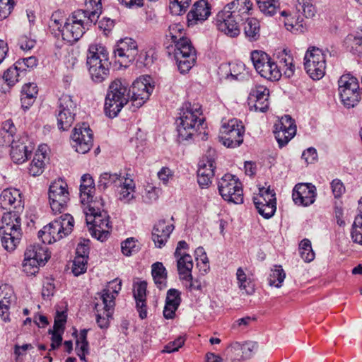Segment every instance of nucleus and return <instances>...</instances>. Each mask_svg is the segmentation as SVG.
Listing matches in <instances>:
<instances>
[{
	"instance_id": "nucleus-1",
	"label": "nucleus",
	"mask_w": 362,
	"mask_h": 362,
	"mask_svg": "<svg viewBox=\"0 0 362 362\" xmlns=\"http://www.w3.org/2000/svg\"><path fill=\"white\" fill-rule=\"evenodd\" d=\"M95 190L94 180L90 174H84L81 178L80 199L86 221L90 235L97 240L107 239L112 224L110 216L104 210V201L99 197H94Z\"/></svg>"
},
{
	"instance_id": "nucleus-2",
	"label": "nucleus",
	"mask_w": 362,
	"mask_h": 362,
	"mask_svg": "<svg viewBox=\"0 0 362 362\" xmlns=\"http://www.w3.org/2000/svg\"><path fill=\"white\" fill-rule=\"evenodd\" d=\"M252 8L250 0H234L224 6L216 15L218 29L230 37L240 33L239 24L248 17Z\"/></svg>"
},
{
	"instance_id": "nucleus-3",
	"label": "nucleus",
	"mask_w": 362,
	"mask_h": 362,
	"mask_svg": "<svg viewBox=\"0 0 362 362\" xmlns=\"http://www.w3.org/2000/svg\"><path fill=\"white\" fill-rule=\"evenodd\" d=\"M179 114L175 124L177 140L181 143L192 139L202 126L204 118L200 117L202 114L201 107L192 106L189 103L185 104Z\"/></svg>"
},
{
	"instance_id": "nucleus-4",
	"label": "nucleus",
	"mask_w": 362,
	"mask_h": 362,
	"mask_svg": "<svg viewBox=\"0 0 362 362\" xmlns=\"http://www.w3.org/2000/svg\"><path fill=\"white\" fill-rule=\"evenodd\" d=\"M86 64L91 79L96 83L105 81L110 75V62L107 49L101 45H89Z\"/></svg>"
},
{
	"instance_id": "nucleus-5",
	"label": "nucleus",
	"mask_w": 362,
	"mask_h": 362,
	"mask_svg": "<svg viewBox=\"0 0 362 362\" xmlns=\"http://www.w3.org/2000/svg\"><path fill=\"white\" fill-rule=\"evenodd\" d=\"M88 15L86 11L81 9L73 12L64 23L62 40L71 44L77 42L89 27L96 23L95 13Z\"/></svg>"
},
{
	"instance_id": "nucleus-6",
	"label": "nucleus",
	"mask_w": 362,
	"mask_h": 362,
	"mask_svg": "<svg viewBox=\"0 0 362 362\" xmlns=\"http://www.w3.org/2000/svg\"><path fill=\"white\" fill-rule=\"evenodd\" d=\"M122 281L118 279L108 282L105 288L99 293L103 305H95L96 321L102 329L107 328L115 305V296L121 290Z\"/></svg>"
},
{
	"instance_id": "nucleus-7",
	"label": "nucleus",
	"mask_w": 362,
	"mask_h": 362,
	"mask_svg": "<svg viewBox=\"0 0 362 362\" xmlns=\"http://www.w3.org/2000/svg\"><path fill=\"white\" fill-rule=\"evenodd\" d=\"M21 211H9L4 213L1 218L2 225L0 227L1 245L8 252L16 249L22 236L20 216Z\"/></svg>"
},
{
	"instance_id": "nucleus-8",
	"label": "nucleus",
	"mask_w": 362,
	"mask_h": 362,
	"mask_svg": "<svg viewBox=\"0 0 362 362\" xmlns=\"http://www.w3.org/2000/svg\"><path fill=\"white\" fill-rule=\"evenodd\" d=\"M129 100L131 98L128 84L120 79L113 81L109 86L105 97L104 106L105 115L110 118L117 117Z\"/></svg>"
},
{
	"instance_id": "nucleus-9",
	"label": "nucleus",
	"mask_w": 362,
	"mask_h": 362,
	"mask_svg": "<svg viewBox=\"0 0 362 362\" xmlns=\"http://www.w3.org/2000/svg\"><path fill=\"white\" fill-rule=\"evenodd\" d=\"M74 226L73 216L65 214L55 218L38 232V238L45 244H52L70 234Z\"/></svg>"
},
{
	"instance_id": "nucleus-10",
	"label": "nucleus",
	"mask_w": 362,
	"mask_h": 362,
	"mask_svg": "<svg viewBox=\"0 0 362 362\" xmlns=\"http://www.w3.org/2000/svg\"><path fill=\"white\" fill-rule=\"evenodd\" d=\"M77 112V103L74 97L63 94L59 98L55 112L59 129L67 131L74 124Z\"/></svg>"
},
{
	"instance_id": "nucleus-11",
	"label": "nucleus",
	"mask_w": 362,
	"mask_h": 362,
	"mask_svg": "<svg viewBox=\"0 0 362 362\" xmlns=\"http://www.w3.org/2000/svg\"><path fill=\"white\" fill-rule=\"evenodd\" d=\"M339 98L343 105L348 107H355L361 100V88L357 78L351 74L342 75L338 80Z\"/></svg>"
},
{
	"instance_id": "nucleus-12",
	"label": "nucleus",
	"mask_w": 362,
	"mask_h": 362,
	"mask_svg": "<svg viewBox=\"0 0 362 362\" xmlns=\"http://www.w3.org/2000/svg\"><path fill=\"white\" fill-rule=\"evenodd\" d=\"M250 59L256 71L263 78L274 81L281 77L277 68V63L265 52L254 50L250 53Z\"/></svg>"
},
{
	"instance_id": "nucleus-13",
	"label": "nucleus",
	"mask_w": 362,
	"mask_h": 362,
	"mask_svg": "<svg viewBox=\"0 0 362 362\" xmlns=\"http://www.w3.org/2000/svg\"><path fill=\"white\" fill-rule=\"evenodd\" d=\"M218 189L225 201L236 204L243 202V185L236 176L225 174L218 182Z\"/></svg>"
},
{
	"instance_id": "nucleus-14",
	"label": "nucleus",
	"mask_w": 362,
	"mask_h": 362,
	"mask_svg": "<svg viewBox=\"0 0 362 362\" xmlns=\"http://www.w3.org/2000/svg\"><path fill=\"white\" fill-rule=\"evenodd\" d=\"M304 67L306 73L313 80H320L325 74L326 54L321 49L310 47L304 57Z\"/></svg>"
},
{
	"instance_id": "nucleus-15",
	"label": "nucleus",
	"mask_w": 362,
	"mask_h": 362,
	"mask_svg": "<svg viewBox=\"0 0 362 362\" xmlns=\"http://www.w3.org/2000/svg\"><path fill=\"white\" fill-rule=\"evenodd\" d=\"M245 127L243 122L236 118L223 123L219 132L220 141L228 148H235L243 142Z\"/></svg>"
},
{
	"instance_id": "nucleus-16",
	"label": "nucleus",
	"mask_w": 362,
	"mask_h": 362,
	"mask_svg": "<svg viewBox=\"0 0 362 362\" xmlns=\"http://www.w3.org/2000/svg\"><path fill=\"white\" fill-rule=\"evenodd\" d=\"M174 57L180 73L189 71L197 60V52L189 38L174 44Z\"/></svg>"
},
{
	"instance_id": "nucleus-17",
	"label": "nucleus",
	"mask_w": 362,
	"mask_h": 362,
	"mask_svg": "<svg viewBox=\"0 0 362 362\" xmlns=\"http://www.w3.org/2000/svg\"><path fill=\"white\" fill-rule=\"evenodd\" d=\"M49 202L54 214H61L66 210L69 201L67 184L62 179L53 182L49 188Z\"/></svg>"
},
{
	"instance_id": "nucleus-18",
	"label": "nucleus",
	"mask_w": 362,
	"mask_h": 362,
	"mask_svg": "<svg viewBox=\"0 0 362 362\" xmlns=\"http://www.w3.org/2000/svg\"><path fill=\"white\" fill-rule=\"evenodd\" d=\"M253 202L258 213L264 218H272L276 210V198L274 189L262 187L259 193L253 197Z\"/></svg>"
},
{
	"instance_id": "nucleus-19",
	"label": "nucleus",
	"mask_w": 362,
	"mask_h": 362,
	"mask_svg": "<svg viewBox=\"0 0 362 362\" xmlns=\"http://www.w3.org/2000/svg\"><path fill=\"white\" fill-rule=\"evenodd\" d=\"M138 54L136 42L130 37L119 40L114 49L116 62L121 66L127 67L133 62Z\"/></svg>"
},
{
	"instance_id": "nucleus-20",
	"label": "nucleus",
	"mask_w": 362,
	"mask_h": 362,
	"mask_svg": "<svg viewBox=\"0 0 362 362\" xmlns=\"http://www.w3.org/2000/svg\"><path fill=\"white\" fill-rule=\"evenodd\" d=\"M72 146L76 151L85 154L88 153L93 142V131L87 123H82L75 127L71 135Z\"/></svg>"
},
{
	"instance_id": "nucleus-21",
	"label": "nucleus",
	"mask_w": 362,
	"mask_h": 362,
	"mask_svg": "<svg viewBox=\"0 0 362 362\" xmlns=\"http://www.w3.org/2000/svg\"><path fill=\"white\" fill-rule=\"evenodd\" d=\"M274 134L279 146H285L296 134L295 120L288 115H285L274 125Z\"/></svg>"
},
{
	"instance_id": "nucleus-22",
	"label": "nucleus",
	"mask_w": 362,
	"mask_h": 362,
	"mask_svg": "<svg viewBox=\"0 0 362 362\" xmlns=\"http://www.w3.org/2000/svg\"><path fill=\"white\" fill-rule=\"evenodd\" d=\"M23 262L24 272L32 268L38 269L44 266L50 257L47 248L38 245H30L27 247Z\"/></svg>"
},
{
	"instance_id": "nucleus-23",
	"label": "nucleus",
	"mask_w": 362,
	"mask_h": 362,
	"mask_svg": "<svg viewBox=\"0 0 362 362\" xmlns=\"http://www.w3.org/2000/svg\"><path fill=\"white\" fill-rule=\"evenodd\" d=\"M269 90L264 86L256 85L253 87L247 98L250 110L265 112L269 107Z\"/></svg>"
},
{
	"instance_id": "nucleus-24",
	"label": "nucleus",
	"mask_w": 362,
	"mask_h": 362,
	"mask_svg": "<svg viewBox=\"0 0 362 362\" xmlns=\"http://www.w3.org/2000/svg\"><path fill=\"white\" fill-rule=\"evenodd\" d=\"M316 187L311 183H298L292 192L293 202L298 206H308L315 201Z\"/></svg>"
},
{
	"instance_id": "nucleus-25",
	"label": "nucleus",
	"mask_w": 362,
	"mask_h": 362,
	"mask_svg": "<svg viewBox=\"0 0 362 362\" xmlns=\"http://www.w3.org/2000/svg\"><path fill=\"white\" fill-rule=\"evenodd\" d=\"M154 86L150 83H144L141 80H136L128 90H130V98L132 105L135 109L141 107L148 100Z\"/></svg>"
},
{
	"instance_id": "nucleus-26",
	"label": "nucleus",
	"mask_w": 362,
	"mask_h": 362,
	"mask_svg": "<svg viewBox=\"0 0 362 362\" xmlns=\"http://www.w3.org/2000/svg\"><path fill=\"white\" fill-rule=\"evenodd\" d=\"M0 207L9 211H12L11 209L23 211L24 203L19 189L16 188L4 189L0 194Z\"/></svg>"
},
{
	"instance_id": "nucleus-27",
	"label": "nucleus",
	"mask_w": 362,
	"mask_h": 362,
	"mask_svg": "<svg viewBox=\"0 0 362 362\" xmlns=\"http://www.w3.org/2000/svg\"><path fill=\"white\" fill-rule=\"evenodd\" d=\"M211 15V6L206 0L197 1L187 14L188 26H193L206 21Z\"/></svg>"
},
{
	"instance_id": "nucleus-28",
	"label": "nucleus",
	"mask_w": 362,
	"mask_h": 362,
	"mask_svg": "<svg viewBox=\"0 0 362 362\" xmlns=\"http://www.w3.org/2000/svg\"><path fill=\"white\" fill-rule=\"evenodd\" d=\"M174 228L173 224L167 223L165 220H160L154 225L152 239L158 247L161 248L165 245Z\"/></svg>"
},
{
	"instance_id": "nucleus-29",
	"label": "nucleus",
	"mask_w": 362,
	"mask_h": 362,
	"mask_svg": "<svg viewBox=\"0 0 362 362\" xmlns=\"http://www.w3.org/2000/svg\"><path fill=\"white\" fill-rule=\"evenodd\" d=\"M10 156L13 163L21 164L28 160L33 151L31 147L28 146L23 141H13L10 143Z\"/></svg>"
},
{
	"instance_id": "nucleus-30",
	"label": "nucleus",
	"mask_w": 362,
	"mask_h": 362,
	"mask_svg": "<svg viewBox=\"0 0 362 362\" xmlns=\"http://www.w3.org/2000/svg\"><path fill=\"white\" fill-rule=\"evenodd\" d=\"M237 284L242 295L250 296L255 293V284L252 273H237Z\"/></svg>"
},
{
	"instance_id": "nucleus-31",
	"label": "nucleus",
	"mask_w": 362,
	"mask_h": 362,
	"mask_svg": "<svg viewBox=\"0 0 362 362\" xmlns=\"http://www.w3.org/2000/svg\"><path fill=\"white\" fill-rule=\"evenodd\" d=\"M243 32L246 39L250 42H256L260 37V23L255 18H246L243 23Z\"/></svg>"
},
{
	"instance_id": "nucleus-32",
	"label": "nucleus",
	"mask_w": 362,
	"mask_h": 362,
	"mask_svg": "<svg viewBox=\"0 0 362 362\" xmlns=\"http://www.w3.org/2000/svg\"><path fill=\"white\" fill-rule=\"evenodd\" d=\"M277 68L281 71V75L286 77H291L295 72V65L293 64V58L291 54L287 53L284 49L278 55Z\"/></svg>"
},
{
	"instance_id": "nucleus-33",
	"label": "nucleus",
	"mask_w": 362,
	"mask_h": 362,
	"mask_svg": "<svg viewBox=\"0 0 362 362\" xmlns=\"http://www.w3.org/2000/svg\"><path fill=\"white\" fill-rule=\"evenodd\" d=\"M46 158V153L43 151V147L40 146L36 151L35 156L30 164L28 168L29 174L33 177L40 175L45 168V160Z\"/></svg>"
},
{
	"instance_id": "nucleus-34",
	"label": "nucleus",
	"mask_w": 362,
	"mask_h": 362,
	"mask_svg": "<svg viewBox=\"0 0 362 362\" xmlns=\"http://www.w3.org/2000/svg\"><path fill=\"white\" fill-rule=\"evenodd\" d=\"M124 177L121 174L103 173L100 175L98 182V187L101 190H105L110 187L121 186Z\"/></svg>"
},
{
	"instance_id": "nucleus-35",
	"label": "nucleus",
	"mask_w": 362,
	"mask_h": 362,
	"mask_svg": "<svg viewBox=\"0 0 362 362\" xmlns=\"http://www.w3.org/2000/svg\"><path fill=\"white\" fill-rule=\"evenodd\" d=\"M180 279L182 284L189 290H199L204 284L199 273H180Z\"/></svg>"
},
{
	"instance_id": "nucleus-36",
	"label": "nucleus",
	"mask_w": 362,
	"mask_h": 362,
	"mask_svg": "<svg viewBox=\"0 0 362 362\" xmlns=\"http://www.w3.org/2000/svg\"><path fill=\"white\" fill-rule=\"evenodd\" d=\"M286 279V273H265L263 279L264 286L272 291L280 288Z\"/></svg>"
},
{
	"instance_id": "nucleus-37",
	"label": "nucleus",
	"mask_w": 362,
	"mask_h": 362,
	"mask_svg": "<svg viewBox=\"0 0 362 362\" xmlns=\"http://www.w3.org/2000/svg\"><path fill=\"white\" fill-rule=\"evenodd\" d=\"M281 15L285 18L284 21V25L288 30L292 33H301L303 31V20L301 17L299 16H291L285 11H282Z\"/></svg>"
},
{
	"instance_id": "nucleus-38",
	"label": "nucleus",
	"mask_w": 362,
	"mask_h": 362,
	"mask_svg": "<svg viewBox=\"0 0 362 362\" xmlns=\"http://www.w3.org/2000/svg\"><path fill=\"white\" fill-rule=\"evenodd\" d=\"M64 23V18L62 13L59 11H56L52 13L49 21V29L51 33L57 38L60 37L62 38V24Z\"/></svg>"
},
{
	"instance_id": "nucleus-39",
	"label": "nucleus",
	"mask_w": 362,
	"mask_h": 362,
	"mask_svg": "<svg viewBox=\"0 0 362 362\" xmlns=\"http://www.w3.org/2000/svg\"><path fill=\"white\" fill-rule=\"evenodd\" d=\"M76 350L80 359L86 361V355L88 354V343L87 341V330L82 329L76 339Z\"/></svg>"
},
{
	"instance_id": "nucleus-40",
	"label": "nucleus",
	"mask_w": 362,
	"mask_h": 362,
	"mask_svg": "<svg viewBox=\"0 0 362 362\" xmlns=\"http://www.w3.org/2000/svg\"><path fill=\"white\" fill-rule=\"evenodd\" d=\"M259 11L267 16H274L279 8V0H257Z\"/></svg>"
},
{
	"instance_id": "nucleus-41",
	"label": "nucleus",
	"mask_w": 362,
	"mask_h": 362,
	"mask_svg": "<svg viewBox=\"0 0 362 362\" xmlns=\"http://www.w3.org/2000/svg\"><path fill=\"white\" fill-rule=\"evenodd\" d=\"M121 191L119 192V199L124 202H128L134 197V183L132 179L124 178L121 186Z\"/></svg>"
},
{
	"instance_id": "nucleus-42",
	"label": "nucleus",
	"mask_w": 362,
	"mask_h": 362,
	"mask_svg": "<svg viewBox=\"0 0 362 362\" xmlns=\"http://www.w3.org/2000/svg\"><path fill=\"white\" fill-rule=\"evenodd\" d=\"M296 8L298 13H301L305 18L315 16L316 8L313 0H296Z\"/></svg>"
},
{
	"instance_id": "nucleus-43",
	"label": "nucleus",
	"mask_w": 362,
	"mask_h": 362,
	"mask_svg": "<svg viewBox=\"0 0 362 362\" xmlns=\"http://www.w3.org/2000/svg\"><path fill=\"white\" fill-rule=\"evenodd\" d=\"M16 66V62L13 66L8 68L4 74L3 78L8 86H13L19 81V77L24 75L23 70Z\"/></svg>"
},
{
	"instance_id": "nucleus-44",
	"label": "nucleus",
	"mask_w": 362,
	"mask_h": 362,
	"mask_svg": "<svg viewBox=\"0 0 362 362\" xmlns=\"http://www.w3.org/2000/svg\"><path fill=\"white\" fill-rule=\"evenodd\" d=\"M16 132V128L11 119H8L3 123L1 134L5 144H10L11 141L15 140L14 135Z\"/></svg>"
},
{
	"instance_id": "nucleus-45",
	"label": "nucleus",
	"mask_w": 362,
	"mask_h": 362,
	"mask_svg": "<svg viewBox=\"0 0 362 362\" xmlns=\"http://www.w3.org/2000/svg\"><path fill=\"white\" fill-rule=\"evenodd\" d=\"M229 66L230 76L235 80L242 81L248 74V71L246 70L245 66L243 62L230 63Z\"/></svg>"
},
{
	"instance_id": "nucleus-46",
	"label": "nucleus",
	"mask_w": 362,
	"mask_h": 362,
	"mask_svg": "<svg viewBox=\"0 0 362 362\" xmlns=\"http://www.w3.org/2000/svg\"><path fill=\"white\" fill-rule=\"evenodd\" d=\"M174 256L176 259L177 272H192L194 264L191 255L182 254Z\"/></svg>"
},
{
	"instance_id": "nucleus-47",
	"label": "nucleus",
	"mask_w": 362,
	"mask_h": 362,
	"mask_svg": "<svg viewBox=\"0 0 362 362\" xmlns=\"http://www.w3.org/2000/svg\"><path fill=\"white\" fill-rule=\"evenodd\" d=\"M300 257L305 262H310L315 258V252L313 250L311 242L308 239H303L299 245Z\"/></svg>"
},
{
	"instance_id": "nucleus-48",
	"label": "nucleus",
	"mask_w": 362,
	"mask_h": 362,
	"mask_svg": "<svg viewBox=\"0 0 362 362\" xmlns=\"http://www.w3.org/2000/svg\"><path fill=\"white\" fill-rule=\"evenodd\" d=\"M194 253L197 266L199 272H207L209 269V262L204 249L202 247H199Z\"/></svg>"
},
{
	"instance_id": "nucleus-49",
	"label": "nucleus",
	"mask_w": 362,
	"mask_h": 362,
	"mask_svg": "<svg viewBox=\"0 0 362 362\" xmlns=\"http://www.w3.org/2000/svg\"><path fill=\"white\" fill-rule=\"evenodd\" d=\"M169 37H170L172 42L175 44L177 42L181 41L182 39H186L185 36V29L183 25L181 23H173L168 28Z\"/></svg>"
},
{
	"instance_id": "nucleus-50",
	"label": "nucleus",
	"mask_w": 362,
	"mask_h": 362,
	"mask_svg": "<svg viewBox=\"0 0 362 362\" xmlns=\"http://www.w3.org/2000/svg\"><path fill=\"white\" fill-rule=\"evenodd\" d=\"M122 252L126 256H130L139 250L137 240L134 238H129L121 243Z\"/></svg>"
},
{
	"instance_id": "nucleus-51",
	"label": "nucleus",
	"mask_w": 362,
	"mask_h": 362,
	"mask_svg": "<svg viewBox=\"0 0 362 362\" xmlns=\"http://www.w3.org/2000/svg\"><path fill=\"white\" fill-rule=\"evenodd\" d=\"M215 164V161L211 158H207L206 160H202L199 163L197 174L203 175H206V176L214 177V170L216 168Z\"/></svg>"
},
{
	"instance_id": "nucleus-52",
	"label": "nucleus",
	"mask_w": 362,
	"mask_h": 362,
	"mask_svg": "<svg viewBox=\"0 0 362 362\" xmlns=\"http://www.w3.org/2000/svg\"><path fill=\"white\" fill-rule=\"evenodd\" d=\"M191 0H170V10L175 15H181L186 11Z\"/></svg>"
},
{
	"instance_id": "nucleus-53",
	"label": "nucleus",
	"mask_w": 362,
	"mask_h": 362,
	"mask_svg": "<svg viewBox=\"0 0 362 362\" xmlns=\"http://www.w3.org/2000/svg\"><path fill=\"white\" fill-rule=\"evenodd\" d=\"M146 288L147 284L144 281H139L135 282L134 284V296L136 302L142 300L146 301Z\"/></svg>"
},
{
	"instance_id": "nucleus-54",
	"label": "nucleus",
	"mask_w": 362,
	"mask_h": 362,
	"mask_svg": "<svg viewBox=\"0 0 362 362\" xmlns=\"http://www.w3.org/2000/svg\"><path fill=\"white\" fill-rule=\"evenodd\" d=\"M15 5L14 0H0V21L6 18Z\"/></svg>"
},
{
	"instance_id": "nucleus-55",
	"label": "nucleus",
	"mask_w": 362,
	"mask_h": 362,
	"mask_svg": "<svg viewBox=\"0 0 362 362\" xmlns=\"http://www.w3.org/2000/svg\"><path fill=\"white\" fill-rule=\"evenodd\" d=\"M88 257L76 256L72 263L71 272H86Z\"/></svg>"
},
{
	"instance_id": "nucleus-56",
	"label": "nucleus",
	"mask_w": 362,
	"mask_h": 362,
	"mask_svg": "<svg viewBox=\"0 0 362 362\" xmlns=\"http://www.w3.org/2000/svg\"><path fill=\"white\" fill-rule=\"evenodd\" d=\"M165 303L179 307L181 303L180 292L175 288L169 289L167 292Z\"/></svg>"
},
{
	"instance_id": "nucleus-57",
	"label": "nucleus",
	"mask_w": 362,
	"mask_h": 362,
	"mask_svg": "<svg viewBox=\"0 0 362 362\" xmlns=\"http://www.w3.org/2000/svg\"><path fill=\"white\" fill-rule=\"evenodd\" d=\"M38 89L37 86L35 83H29L27 84H25L21 90V95L23 96H26L30 100H34L36 98V96L37 95Z\"/></svg>"
},
{
	"instance_id": "nucleus-58",
	"label": "nucleus",
	"mask_w": 362,
	"mask_h": 362,
	"mask_svg": "<svg viewBox=\"0 0 362 362\" xmlns=\"http://www.w3.org/2000/svg\"><path fill=\"white\" fill-rule=\"evenodd\" d=\"M37 64V59L35 57H29L27 58H23L22 59H19L16 62V66L19 69L23 70V73L25 74V68H33L36 66Z\"/></svg>"
},
{
	"instance_id": "nucleus-59",
	"label": "nucleus",
	"mask_w": 362,
	"mask_h": 362,
	"mask_svg": "<svg viewBox=\"0 0 362 362\" xmlns=\"http://www.w3.org/2000/svg\"><path fill=\"white\" fill-rule=\"evenodd\" d=\"M185 341V339L183 337H177L175 341L168 343L163 350V352L173 353L178 351L181 348Z\"/></svg>"
},
{
	"instance_id": "nucleus-60",
	"label": "nucleus",
	"mask_w": 362,
	"mask_h": 362,
	"mask_svg": "<svg viewBox=\"0 0 362 362\" xmlns=\"http://www.w3.org/2000/svg\"><path fill=\"white\" fill-rule=\"evenodd\" d=\"M88 4L92 7V11L85 10L88 15L90 16L92 13H95V21H98V19L101 13L102 4L101 0H86V5L88 7Z\"/></svg>"
},
{
	"instance_id": "nucleus-61",
	"label": "nucleus",
	"mask_w": 362,
	"mask_h": 362,
	"mask_svg": "<svg viewBox=\"0 0 362 362\" xmlns=\"http://www.w3.org/2000/svg\"><path fill=\"white\" fill-rule=\"evenodd\" d=\"M33 349V346L31 344H25L23 345L16 344L14 346L15 360L16 361H21V358L25 354V352Z\"/></svg>"
},
{
	"instance_id": "nucleus-62",
	"label": "nucleus",
	"mask_w": 362,
	"mask_h": 362,
	"mask_svg": "<svg viewBox=\"0 0 362 362\" xmlns=\"http://www.w3.org/2000/svg\"><path fill=\"white\" fill-rule=\"evenodd\" d=\"M18 44L21 49L30 50L35 47L36 41L27 35H22L18 38Z\"/></svg>"
},
{
	"instance_id": "nucleus-63",
	"label": "nucleus",
	"mask_w": 362,
	"mask_h": 362,
	"mask_svg": "<svg viewBox=\"0 0 362 362\" xmlns=\"http://www.w3.org/2000/svg\"><path fill=\"white\" fill-rule=\"evenodd\" d=\"M331 188L335 198H339L345 192V187L339 179H334L331 182Z\"/></svg>"
},
{
	"instance_id": "nucleus-64",
	"label": "nucleus",
	"mask_w": 362,
	"mask_h": 362,
	"mask_svg": "<svg viewBox=\"0 0 362 362\" xmlns=\"http://www.w3.org/2000/svg\"><path fill=\"white\" fill-rule=\"evenodd\" d=\"M351 235L354 243L362 245V225H358L354 223Z\"/></svg>"
}]
</instances>
